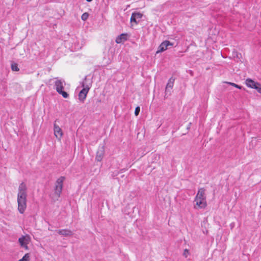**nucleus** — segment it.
I'll return each mask as SVG.
<instances>
[{
	"mask_svg": "<svg viewBox=\"0 0 261 261\" xmlns=\"http://www.w3.org/2000/svg\"><path fill=\"white\" fill-rule=\"evenodd\" d=\"M27 190L26 185L21 182L19 186L17 194L18 210L20 214H23L27 207Z\"/></svg>",
	"mask_w": 261,
	"mask_h": 261,
	"instance_id": "nucleus-1",
	"label": "nucleus"
},
{
	"mask_svg": "<svg viewBox=\"0 0 261 261\" xmlns=\"http://www.w3.org/2000/svg\"><path fill=\"white\" fill-rule=\"evenodd\" d=\"M194 202L199 208H204L206 206V197L205 195V189L200 188L195 198Z\"/></svg>",
	"mask_w": 261,
	"mask_h": 261,
	"instance_id": "nucleus-2",
	"label": "nucleus"
},
{
	"mask_svg": "<svg viewBox=\"0 0 261 261\" xmlns=\"http://www.w3.org/2000/svg\"><path fill=\"white\" fill-rule=\"evenodd\" d=\"M65 179V177L64 176H60L56 181L54 192L55 194H56L58 197L60 196V195L62 193L63 186V182Z\"/></svg>",
	"mask_w": 261,
	"mask_h": 261,
	"instance_id": "nucleus-3",
	"label": "nucleus"
},
{
	"mask_svg": "<svg viewBox=\"0 0 261 261\" xmlns=\"http://www.w3.org/2000/svg\"><path fill=\"white\" fill-rule=\"evenodd\" d=\"M245 84L248 87L252 89H254L256 91L261 94V84L255 82L251 79L248 78L245 81Z\"/></svg>",
	"mask_w": 261,
	"mask_h": 261,
	"instance_id": "nucleus-4",
	"label": "nucleus"
},
{
	"mask_svg": "<svg viewBox=\"0 0 261 261\" xmlns=\"http://www.w3.org/2000/svg\"><path fill=\"white\" fill-rule=\"evenodd\" d=\"M31 241V237L29 235L22 236L18 239V242L21 247L24 248L25 250H28V245Z\"/></svg>",
	"mask_w": 261,
	"mask_h": 261,
	"instance_id": "nucleus-5",
	"label": "nucleus"
},
{
	"mask_svg": "<svg viewBox=\"0 0 261 261\" xmlns=\"http://www.w3.org/2000/svg\"><path fill=\"white\" fill-rule=\"evenodd\" d=\"M82 87L83 88L81 90L79 94V99L81 101L84 102L89 92L90 87L88 85L85 86L84 83H82Z\"/></svg>",
	"mask_w": 261,
	"mask_h": 261,
	"instance_id": "nucleus-6",
	"label": "nucleus"
},
{
	"mask_svg": "<svg viewBox=\"0 0 261 261\" xmlns=\"http://www.w3.org/2000/svg\"><path fill=\"white\" fill-rule=\"evenodd\" d=\"M173 43L168 40L163 41L159 46L156 53L163 52L168 49L169 46H172Z\"/></svg>",
	"mask_w": 261,
	"mask_h": 261,
	"instance_id": "nucleus-7",
	"label": "nucleus"
},
{
	"mask_svg": "<svg viewBox=\"0 0 261 261\" xmlns=\"http://www.w3.org/2000/svg\"><path fill=\"white\" fill-rule=\"evenodd\" d=\"M56 120L54 124V134L57 138H61L62 137L63 133L61 128L56 124Z\"/></svg>",
	"mask_w": 261,
	"mask_h": 261,
	"instance_id": "nucleus-8",
	"label": "nucleus"
},
{
	"mask_svg": "<svg viewBox=\"0 0 261 261\" xmlns=\"http://www.w3.org/2000/svg\"><path fill=\"white\" fill-rule=\"evenodd\" d=\"M105 153V148L103 146L99 147L96 155V160L100 162L102 160Z\"/></svg>",
	"mask_w": 261,
	"mask_h": 261,
	"instance_id": "nucleus-9",
	"label": "nucleus"
},
{
	"mask_svg": "<svg viewBox=\"0 0 261 261\" xmlns=\"http://www.w3.org/2000/svg\"><path fill=\"white\" fill-rule=\"evenodd\" d=\"M142 17V14L140 13L134 12L132 14L130 17V22H135L136 24L138 23V21L137 20V19H140Z\"/></svg>",
	"mask_w": 261,
	"mask_h": 261,
	"instance_id": "nucleus-10",
	"label": "nucleus"
},
{
	"mask_svg": "<svg viewBox=\"0 0 261 261\" xmlns=\"http://www.w3.org/2000/svg\"><path fill=\"white\" fill-rule=\"evenodd\" d=\"M63 83L61 80H57L55 82V86L58 93H60V91L63 90L64 89Z\"/></svg>",
	"mask_w": 261,
	"mask_h": 261,
	"instance_id": "nucleus-11",
	"label": "nucleus"
},
{
	"mask_svg": "<svg viewBox=\"0 0 261 261\" xmlns=\"http://www.w3.org/2000/svg\"><path fill=\"white\" fill-rule=\"evenodd\" d=\"M58 233L65 237L71 236L73 234L71 230L67 229L59 230H58Z\"/></svg>",
	"mask_w": 261,
	"mask_h": 261,
	"instance_id": "nucleus-12",
	"label": "nucleus"
},
{
	"mask_svg": "<svg viewBox=\"0 0 261 261\" xmlns=\"http://www.w3.org/2000/svg\"><path fill=\"white\" fill-rule=\"evenodd\" d=\"M127 34H121L116 37V42L118 44L121 43L127 40Z\"/></svg>",
	"mask_w": 261,
	"mask_h": 261,
	"instance_id": "nucleus-13",
	"label": "nucleus"
},
{
	"mask_svg": "<svg viewBox=\"0 0 261 261\" xmlns=\"http://www.w3.org/2000/svg\"><path fill=\"white\" fill-rule=\"evenodd\" d=\"M174 81H175V79H173V77H171L168 80V82L166 85V90H165V92L166 93H167L168 92V90H169V88H171V89L172 88L173 85H174Z\"/></svg>",
	"mask_w": 261,
	"mask_h": 261,
	"instance_id": "nucleus-14",
	"label": "nucleus"
},
{
	"mask_svg": "<svg viewBox=\"0 0 261 261\" xmlns=\"http://www.w3.org/2000/svg\"><path fill=\"white\" fill-rule=\"evenodd\" d=\"M11 69L13 71H19V68L18 67V65L17 63H13L11 64Z\"/></svg>",
	"mask_w": 261,
	"mask_h": 261,
	"instance_id": "nucleus-15",
	"label": "nucleus"
},
{
	"mask_svg": "<svg viewBox=\"0 0 261 261\" xmlns=\"http://www.w3.org/2000/svg\"><path fill=\"white\" fill-rule=\"evenodd\" d=\"M29 260H30V254L26 253L21 259L18 260V261H29Z\"/></svg>",
	"mask_w": 261,
	"mask_h": 261,
	"instance_id": "nucleus-16",
	"label": "nucleus"
},
{
	"mask_svg": "<svg viewBox=\"0 0 261 261\" xmlns=\"http://www.w3.org/2000/svg\"><path fill=\"white\" fill-rule=\"evenodd\" d=\"M60 94H61L64 98H67L69 97V94L65 91L63 90L60 91Z\"/></svg>",
	"mask_w": 261,
	"mask_h": 261,
	"instance_id": "nucleus-17",
	"label": "nucleus"
},
{
	"mask_svg": "<svg viewBox=\"0 0 261 261\" xmlns=\"http://www.w3.org/2000/svg\"><path fill=\"white\" fill-rule=\"evenodd\" d=\"M89 16V14L88 13H84L82 14L81 16V18L83 20H86Z\"/></svg>",
	"mask_w": 261,
	"mask_h": 261,
	"instance_id": "nucleus-18",
	"label": "nucleus"
},
{
	"mask_svg": "<svg viewBox=\"0 0 261 261\" xmlns=\"http://www.w3.org/2000/svg\"><path fill=\"white\" fill-rule=\"evenodd\" d=\"M227 83L229 84V85H231V86H233V87H236V88H237L238 89H242V86H239V85H237V84H236L235 83H231V82H227Z\"/></svg>",
	"mask_w": 261,
	"mask_h": 261,
	"instance_id": "nucleus-19",
	"label": "nucleus"
},
{
	"mask_svg": "<svg viewBox=\"0 0 261 261\" xmlns=\"http://www.w3.org/2000/svg\"><path fill=\"white\" fill-rule=\"evenodd\" d=\"M140 107H137L135 109V115L136 116H138L139 114V112H140Z\"/></svg>",
	"mask_w": 261,
	"mask_h": 261,
	"instance_id": "nucleus-20",
	"label": "nucleus"
},
{
	"mask_svg": "<svg viewBox=\"0 0 261 261\" xmlns=\"http://www.w3.org/2000/svg\"><path fill=\"white\" fill-rule=\"evenodd\" d=\"M189 254V251L188 249H186L184 250L183 255L187 257L188 255Z\"/></svg>",
	"mask_w": 261,
	"mask_h": 261,
	"instance_id": "nucleus-21",
	"label": "nucleus"
},
{
	"mask_svg": "<svg viewBox=\"0 0 261 261\" xmlns=\"http://www.w3.org/2000/svg\"><path fill=\"white\" fill-rule=\"evenodd\" d=\"M88 2H92L93 0H86Z\"/></svg>",
	"mask_w": 261,
	"mask_h": 261,
	"instance_id": "nucleus-22",
	"label": "nucleus"
}]
</instances>
